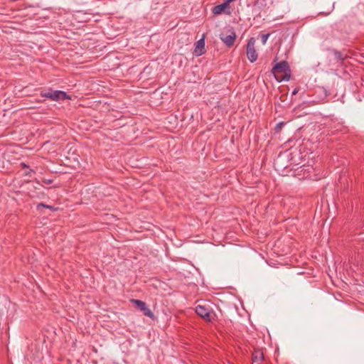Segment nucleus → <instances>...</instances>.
Here are the masks:
<instances>
[{"label":"nucleus","instance_id":"17","mask_svg":"<svg viewBox=\"0 0 364 364\" xmlns=\"http://www.w3.org/2000/svg\"><path fill=\"white\" fill-rule=\"evenodd\" d=\"M274 166L276 167L277 170H279V168H282V166H280L279 165V161H276L274 162Z\"/></svg>","mask_w":364,"mask_h":364},{"label":"nucleus","instance_id":"12","mask_svg":"<svg viewBox=\"0 0 364 364\" xmlns=\"http://www.w3.org/2000/svg\"><path fill=\"white\" fill-rule=\"evenodd\" d=\"M336 75L343 80H348L351 77V75L346 70H336Z\"/></svg>","mask_w":364,"mask_h":364},{"label":"nucleus","instance_id":"14","mask_svg":"<svg viewBox=\"0 0 364 364\" xmlns=\"http://www.w3.org/2000/svg\"><path fill=\"white\" fill-rule=\"evenodd\" d=\"M334 55L336 58L339 60H343L346 58V55H344L341 52L338 50H334Z\"/></svg>","mask_w":364,"mask_h":364},{"label":"nucleus","instance_id":"5","mask_svg":"<svg viewBox=\"0 0 364 364\" xmlns=\"http://www.w3.org/2000/svg\"><path fill=\"white\" fill-rule=\"evenodd\" d=\"M276 80L279 82L288 81L291 78V70H270Z\"/></svg>","mask_w":364,"mask_h":364},{"label":"nucleus","instance_id":"3","mask_svg":"<svg viewBox=\"0 0 364 364\" xmlns=\"http://www.w3.org/2000/svg\"><path fill=\"white\" fill-rule=\"evenodd\" d=\"M41 95L43 97L49 98L54 101L70 100L71 97L65 92L61 90H53L49 89L48 92H41Z\"/></svg>","mask_w":364,"mask_h":364},{"label":"nucleus","instance_id":"10","mask_svg":"<svg viewBox=\"0 0 364 364\" xmlns=\"http://www.w3.org/2000/svg\"><path fill=\"white\" fill-rule=\"evenodd\" d=\"M274 65L272 68H289L290 65L287 60L281 58L277 53L273 60Z\"/></svg>","mask_w":364,"mask_h":364},{"label":"nucleus","instance_id":"19","mask_svg":"<svg viewBox=\"0 0 364 364\" xmlns=\"http://www.w3.org/2000/svg\"><path fill=\"white\" fill-rule=\"evenodd\" d=\"M181 57H182L181 55H176V56H175V58H176V59H178V60L181 61Z\"/></svg>","mask_w":364,"mask_h":364},{"label":"nucleus","instance_id":"9","mask_svg":"<svg viewBox=\"0 0 364 364\" xmlns=\"http://www.w3.org/2000/svg\"><path fill=\"white\" fill-rule=\"evenodd\" d=\"M264 359V353L262 349L255 348L252 353V364H262Z\"/></svg>","mask_w":364,"mask_h":364},{"label":"nucleus","instance_id":"1","mask_svg":"<svg viewBox=\"0 0 364 364\" xmlns=\"http://www.w3.org/2000/svg\"><path fill=\"white\" fill-rule=\"evenodd\" d=\"M313 171L314 168L311 165H302L296 168L293 167L290 170L292 172L291 173V176L297 177L299 180L310 178Z\"/></svg>","mask_w":364,"mask_h":364},{"label":"nucleus","instance_id":"6","mask_svg":"<svg viewBox=\"0 0 364 364\" xmlns=\"http://www.w3.org/2000/svg\"><path fill=\"white\" fill-rule=\"evenodd\" d=\"M131 301L134 304L136 309L143 311L144 316L151 318L154 317V313L146 306V304L144 301L139 299H132Z\"/></svg>","mask_w":364,"mask_h":364},{"label":"nucleus","instance_id":"13","mask_svg":"<svg viewBox=\"0 0 364 364\" xmlns=\"http://www.w3.org/2000/svg\"><path fill=\"white\" fill-rule=\"evenodd\" d=\"M42 208H45L50 209V210H51L52 211H55V210H57V208H54L53 206H52V205H46V204H44V203H38V204L37 205L36 208H37V210H41V209Z\"/></svg>","mask_w":364,"mask_h":364},{"label":"nucleus","instance_id":"7","mask_svg":"<svg viewBox=\"0 0 364 364\" xmlns=\"http://www.w3.org/2000/svg\"><path fill=\"white\" fill-rule=\"evenodd\" d=\"M236 37V33L233 30H230V34L227 36H224L223 34L220 36V40L225 43L226 46L229 48L234 45Z\"/></svg>","mask_w":364,"mask_h":364},{"label":"nucleus","instance_id":"18","mask_svg":"<svg viewBox=\"0 0 364 364\" xmlns=\"http://www.w3.org/2000/svg\"><path fill=\"white\" fill-rule=\"evenodd\" d=\"M299 90V88H295V89L293 90V92H292V93H291V95H296L298 93Z\"/></svg>","mask_w":364,"mask_h":364},{"label":"nucleus","instance_id":"4","mask_svg":"<svg viewBox=\"0 0 364 364\" xmlns=\"http://www.w3.org/2000/svg\"><path fill=\"white\" fill-rule=\"evenodd\" d=\"M256 39L254 37L250 38L246 46V53L248 60L253 63L258 58V54L255 48Z\"/></svg>","mask_w":364,"mask_h":364},{"label":"nucleus","instance_id":"15","mask_svg":"<svg viewBox=\"0 0 364 364\" xmlns=\"http://www.w3.org/2000/svg\"><path fill=\"white\" fill-rule=\"evenodd\" d=\"M269 33H266V34H262L261 35V40H262V43L263 45H265L266 43H267V41L268 39V38L269 37Z\"/></svg>","mask_w":364,"mask_h":364},{"label":"nucleus","instance_id":"11","mask_svg":"<svg viewBox=\"0 0 364 364\" xmlns=\"http://www.w3.org/2000/svg\"><path fill=\"white\" fill-rule=\"evenodd\" d=\"M205 37H203L196 42L194 50V54L197 56L201 55L205 53Z\"/></svg>","mask_w":364,"mask_h":364},{"label":"nucleus","instance_id":"2","mask_svg":"<svg viewBox=\"0 0 364 364\" xmlns=\"http://www.w3.org/2000/svg\"><path fill=\"white\" fill-rule=\"evenodd\" d=\"M196 314L207 322H212L215 318V314L209 307L203 305H198L195 310Z\"/></svg>","mask_w":364,"mask_h":364},{"label":"nucleus","instance_id":"20","mask_svg":"<svg viewBox=\"0 0 364 364\" xmlns=\"http://www.w3.org/2000/svg\"><path fill=\"white\" fill-rule=\"evenodd\" d=\"M21 166L24 167H28V166L25 163H21Z\"/></svg>","mask_w":364,"mask_h":364},{"label":"nucleus","instance_id":"8","mask_svg":"<svg viewBox=\"0 0 364 364\" xmlns=\"http://www.w3.org/2000/svg\"><path fill=\"white\" fill-rule=\"evenodd\" d=\"M212 12L215 15H220L223 13L230 14V4H228L226 1H224L223 3L214 6L212 9Z\"/></svg>","mask_w":364,"mask_h":364},{"label":"nucleus","instance_id":"16","mask_svg":"<svg viewBox=\"0 0 364 364\" xmlns=\"http://www.w3.org/2000/svg\"><path fill=\"white\" fill-rule=\"evenodd\" d=\"M284 125V122H279L275 127L276 132H279V130H281V129L283 127Z\"/></svg>","mask_w":364,"mask_h":364}]
</instances>
